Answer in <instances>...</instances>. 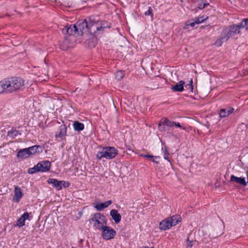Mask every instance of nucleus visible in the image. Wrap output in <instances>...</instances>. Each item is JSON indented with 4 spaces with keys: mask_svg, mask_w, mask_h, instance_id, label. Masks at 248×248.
<instances>
[{
    "mask_svg": "<svg viewBox=\"0 0 248 248\" xmlns=\"http://www.w3.org/2000/svg\"><path fill=\"white\" fill-rule=\"evenodd\" d=\"M7 85V93H16L23 90L25 88L26 81L20 78L10 77L5 79Z\"/></svg>",
    "mask_w": 248,
    "mask_h": 248,
    "instance_id": "1",
    "label": "nucleus"
},
{
    "mask_svg": "<svg viewBox=\"0 0 248 248\" xmlns=\"http://www.w3.org/2000/svg\"><path fill=\"white\" fill-rule=\"evenodd\" d=\"M93 22L92 20V16L77 22L76 26L78 30V34L79 35H82L84 33L93 34V32L95 31L94 29L93 28Z\"/></svg>",
    "mask_w": 248,
    "mask_h": 248,
    "instance_id": "2",
    "label": "nucleus"
},
{
    "mask_svg": "<svg viewBox=\"0 0 248 248\" xmlns=\"http://www.w3.org/2000/svg\"><path fill=\"white\" fill-rule=\"evenodd\" d=\"M89 221L95 229L100 231L107 224L105 217L100 213L92 215Z\"/></svg>",
    "mask_w": 248,
    "mask_h": 248,
    "instance_id": "3",
    "label": "nucleus"
},
{
    "mask_svg": "<svg viewBox=\"0 0 248 248\" xmlns=\"http://www.w3.org/2000/svg\"><path fill=\"white\" fill-rule=\"evenodd\" d=\"M92 20L94 21L93 28L95 30L93 34L98 32H103L106 28H110L111 27L110 23L106 21H96L93 16H92Z\"/></svg>",
    "mask_w": 248,
    "mask_h": 248,
    "instance_id": "4",
    "label": "nucleus"
},
{
    "mask_svg": "<svg viewBox=\"0 0 248 248\" xmlns=\"http://www.w3.org/2000/svg\"><path fill=\"white\" fill-rule=\"evenodd\" d=\"M100 231L103 238L106 240L113 239L116 235V232L110 227L107 226V224Z\"/></svg>",
    "mask_w": 248,
    "mask_h": 248,
    "instance_id": "5",
    "label": "nucleus"
},
{
    "mask_svg": "<svg viewBox=\"0 0 248 248\" xmlns=\"http://www.w3.org/2000/svg\"><path fill=\"white\" fill-rule=\"evenodd\" d=\"M223 31L229 38L239 33L240 31H239V28L236 26V25L230 26V27L224 29Z\"/></svg>",
    "mask_w": 248,
    "mask_h": 248,
    "instance_id": "6",
    "label": "nucleus"
},
{
    "mask_svg": "<svg viewBox=\"0 0 248 248\" xmlns=\"http://www.w3.org/2000/svg\"><path fill=\"white\" fill-rule=\"evenodd\" d=\"M105 158L108 159L114 158L118 154L117 150L113 147L104 148Z\"/></svg>",
    "mask_w": 248,
    "mask_h": 248,
    "instance_id": "7",
    "label": "nucleus"
},
{
    "mask_svg": "<svg viewBox=\"0 0 248 248\" xmlns=\"http://www.w3.org/2000/svg\"><path fill=\"white\" fill-rule=\"evenodd\" d=\"M174 123L175 122L170 121L167 118L162 119L158 124V129L161 131H166V129H165V126H162V125L170 128L174 126Z\"/></svg>",
    "mask_w": 248,
    "mask_h": 248,
    "instance_id": "8",
    "label": "nucleus"
},
{
    "mask_svg": "<svg viewBox=\"0 0 248 248\" xmlns=\"http://www.w3.org/2000/svg\"><path fill=\"white\" fill-rule=\"evenodd\" d=\"M77 31L76 24L66 25L62 30L63 34H67L70 35L78 34Z\"/></svg>",
    "mask_w": 248,
    "mask_h": 248,
    "instance_id": "9",
    "label": "nucleus"
},
{
    "mask_svg": "<svg viewBox=\"0 0 248 248\" xmlns=\"http://www.w3.org/2000/svg\"><path fill=\"white\" fill-rule=\"evenodd\" d=\"M51 163L48 161H43L40 162L37 164V168L40 172L48 171L50 168Z\"/></svg>",
    "mask_w": 248,
    "mask_h": 248,
    "instance_id": "10",
    "label": "nucleus"
},
{
    "mask_svg": "<svg viewBox=\"0 0 248 248\" xmlns=\"http://www.w3.org/2000/svg\"><path fill=\"white\" fill-rule=\"evenodd\" d=\"M14 192L15 195L13 197V201L16 202H18L23 196V192L18 186H15Z\"/></svg>",
    "mask_w": 248,
    "mask_h": 248,
    "instance_id": "11",
    "label": "nucleus"
},
{
    "mask_svg": "<svg viewBox=\"0 0 248 248\" xmlns=\"http://www.w3.org/2000/svg\"><path fill=\"white\" fill-rule=\"evenodd\" d=\"M47 182L48 184H52L53 186L58 190L62 189V183H65V182L64 181H58L57 179L53 178L48 179L47 180Z\"/></svg>",
    "mask_w": 248,
    "mask_h": 248,
    "instance_id": "12",
    "label": "nucleus"
},
{
    "mask_svg": "<svg viewBox=\"0 0 248 248\" xmlns=\"http://www.w3.org/2000/svg\"><path fill=\"white\" fill-rule=\"evenodd\" d=\"M230 181L232 183L239 184L243 186H246L247 185V182L245 177H238L233 175H231Z\"/></svg>",
    "mask_w": 248,
    "mask_h": 248,
    "instance_id": "13",
    "label": "nucleus"
},
{
    "mask_svg": "<svg viewBox=\"0 0 248 248\" xmlns=\"http://www.w3.org/2000/svg\"><path fill=\"white\" fill-rule=\"evenodd\" d=\"M172 226H173L172 225V222L170 221L169 217L162 220L159 223V228L161 230H168Z\"/></svg>",
    "mask_w": 248,
    "mask_h": 248,
    "instance_id": "14",
    "label": "nucleus"
},
{
    "mask_svg": "<svg viewBox=\"0 0 248 248\" xmlns=\"http://www.w3.org/2000/svg\"><path fill=\"white\" fill-rule=\"evenodd\" d=\"M67 128L65 124L61 125L59 127V133L56 134V138H60L62 140L65 139L66 135Z\"/></svg>",
    "mask_w": 248,
    "mask_h": 248,
    "instance_id": "15",
    "label": "nucleus"
},
{
    "mask_svg": "<svg viewBox=\"0 0 248 248\" xmlns=\"http://www.w3.org/2000/svg\"><path fill=\"white\" fill-rule=\"evenodd\" d=\"M110 215L114 220L115 223H119L121 220V216L115 209H112L110 211Z\"/></svg>",
    "mask_w": 248,
    "mask_h": 248,
    "instance_id": "16",
    "label": "nucleus"
},
{
    "mask_svg": "<svg viewBox=\"0 0 248 248\" xmlns=\"http://www.w3.org/2000/svg\"><path fill=\"white\" fill-rule=\"evenodd\" d=\"M29 217V214L28 213L26 212L24 213L17 220V223L15 226H18L21 227L25 225V221L26 219H28Z\"/></svg>",
    "mask_w": 248,
    "mask_h": 248,
    "instance_id": "17",
    "label": "nucleus"
},
{
    "mask_svg": "<svg viewBox=\"0 0 248 248\" xmlns=\"http://www.w3.org/2000/svg\"><path fill=\"white\" fill-rule=\"evenodd\" d=\"M185 84L184 81L181 80L175 85L172 86L171 89L174 92H182L184 90Z\"/></svg>",
    "mask_w": 248,
    "mask_h": 248,
    "instance_id": "18",
    "label": "nucleus"
},
{
    "mask_svg": "<svg viewBox=\"0 0 248 248\" xmlns=\"http://www.w3.org/2000/svg\"><path fill=\"white\" fill-rule=\"evenodd\" d=\"M112 202L111 200L108 201L103 203L99 202L96 204L95 208L97 211H102L110 205Z\"/></svg>",
    "mask_w": 248,
    "mask_h": 248,
    "instance_id": "19",
    "label": "nucleus"
},
{
    "mask_svg": "<svg viewBox=\"0 0 248 248\" xmlns=\"http://www.w3.org/2000/svg\"><path fill=\"white\" fill-rule=\"evenodd\" d=\"M31 155L28 148H25L19 150L17 155V156L21 158H27Z\"/></svg>",
    "mask_w": 248,
    "mask_h": 248,
    "instance_id": "20",
    "label": "nucleus"
},
{
    "mask_svg": "<svg viewBox=\"0 0 248 248\" xmlns=\"http://www.w3.org/2000/svg\"><path fill=\"white\" fill-rule=\"evenodd\" d=\"M233 111V108H230L229 109L223 108L220 110L219 115L221 117H225L232 113Z\"/></svg>",
    "mask_w": 248,
    "mask_h": 248,
    "instance_id": "21",
    "label": "nucleus"
},
{
    "mask_svg": "<svg viewBox=\"0 0 248 248\" xmlns=\"http://www.w3.org/2000/svg\"><path fill=\"white\" fill-rule=\"evenodd\" d=\"M73 127L75 130L80 131L84 129V125L78 121H75L73 123Z\"/></svg>",
    "mask_w": 248,
    "mask_h": 248,
    "instance_id": "22",
    "label": "nucleus"
},
{
    "mask_svg": "<svg viewBox=\"0 0 248 248\" xmlns=\"http://www.w3.org/2000/svg\"><path fill=\"white\" fill-rule=\"evenodd\" d=\"M169 218L170 221L172 222L173 226L176 225L181 219V217L178 215L173 216L172 217Z\"/></svg>",
    "mask_w": 248,
    "mask_h": 248,
    "instance_id": "23",
    "label": "nucleus"
},
{
    "mask_svg": "<svg viewBox=\"0 0 248 248\" xmlns=\"http://www.w3.org/2000/svg\"><path fill=\"white\" fill-rule=\"evenodd\" d=\"M40 148H41V147L40 146L35 145V146H32L31 147L28 148V151L31 155H32L35 154L36 153H39V151L38 150H39V149H40Z\"/></svg>",
    "mask_w": 248,
    "mask_h": 248,
    "instance_id": "24",
    "label": "nucleus"
},
{
    "mask_svg": "<svg viewBox=\"0 0 248 248\" xmlns=\"http://www.w3.org/2000/svg\"><path fill=\"white\" fill-rule=\"evenodd\" d=\"M236 26L239 28V31L241 29L245 28H246V30H248V19H244L239 24L236 25Z\"/></svg>",
    "mask_w": 248,
    "mask_h": 248,
    "instance_id": "25",
    "label": "nucleus"
},
{
    "mask_svg": "<svg viewBox=\"0 0 248 248\" xmlns=\"http://www.w3.org/2000/svg\"><path fill=\"white\" fill-rule=\"evenodd\" d=\"M7 85L5 79L0 81V94L4 93H7Z\"/></svg>",
    "mask_w": 248,
    "mask_h": 248,
    "instance_id": "26",
    "label": "nucleus"
},
{
    "mask_svg": "<svg viewBox=\"0 0 248 248\" xmlns=\"http://www.w3.org/2000/svg\"><path fill=\"white\" fill-rule=\"evenodd\" d=\"M20 134V133L19 131L14 128H12L11 131L8 132V136L12 138H14Z\"/></svg>",
    "mask_w": 248,
    "mask_h": 248,
    "instance_id": "27",
    "label": "nucleus"
},
{
    "mask_svg": "<svg viewBox=\"0 0 248 248\" xmlns=\"http://www.w3.org/2000/svg\"><path fill=\"white\" fill-rule=\"evenodd\" d=\"M184 86L185 87L186 90L189 92H192L193 90L192 79L191 78L189 81V83L186 85H184Z\"/></svg>",
    "mask_w": 248,
    "mask_h": 248,
    "instance_id": "28",
    "label": "nucleus"
},
{
    "mask_svg": "<svg viewBox=\"0 0 248 248\" xmlns=\"http://www.w3.org/2000/svg\"><path fill=\"white\" fill-rule=\"evenodd\" d=\"M219 38L220 40L222 41L223 43L226 42L229 39L228 36L227 35L226 33H224V31H223L221 33L220 36Z\"/></svg>",
    "mask_w": 248,
    "mask_h": 248,
    "instance_id": "29",
    "label": "nucleus"
},
{
    "mask_svg": "<svg viewBox=\"0 0 248 248\" xmlns=\"http://www.w3.org/2000/svg\"><path fill=\"white\" fill-rule=\"evenodd\" d=\"M196 24L194 23V21L193 20H189L186 22L184 28L185 29H187L188 26H190L191 27H194Z\"/></svg>",
    "mask_w": 248,
    "mask_h": 248,
    "instance_id": "30",
    "label": "nucleus"
},
{
    "mask_svg": "<svg viewBox=\"0 0 248 248\" xmlns=\"http://www.w3.org/2000/svg\"><path fill=\"white\" fill-rule=\"evenodd\" d=\"M124 72L122 71H117L115 73V77L118 80L121 79L124 77Z\"/></svg>",
    "mask_w": 248,
    "mask_h": 248,
    "instance_id": "31",
    "label": "nucleus"
},
{
    "mask_svg": "<svg viewBox=\"0 0 248 248\" xmlns=\"http://www.w3.org/2000/svg\"><path fill=\"white\" fill-rule=\"evenodd\" d=\"M105 158V151L104 150V149H103V151L101 152H98L96 154V158L97 159L100 160L102 158Z\"/></svg>",
    "mask_w": 248,
    "mask_h": 248,
    "instance_id": "32",
    "label": "nucleus"
},
{
    "mask_svg": "<svg viewBox=\"0 0 248 248\" xmlns=\"http://www.w3.org/2000/svg\"><path fill=\"white\" fill-rule=\"evenodd\" d=\"M38 170V169L37 168L36 165L34 167L29 169L28 172L30 174H33L36 172H38L39 170Z\"/></svg>",
    "mask_w": 248,
    "mask_h": 248,
    "instance_id": "33",
    "label": "nucleus"
},
{
    "mask_svg": "<svg viewBox=\"0 0 248 248\" xmlns=\"http://www.w3.org/2000/svg\"><path fill=\"white\" fill-rule=\"evenodd\" d=\"M174 126L179 127L183 130H186V127H185L183 125H181L179 122H175Z\"/></svg>",
    "mask_w": 248,
    "mask_h": 248,
    "instance_id": "34",
    "label": "nucleus"
},
{
    "mask_svg": "<svg viewBox=\"0 0 248 248\" xmlns=\"http://www.w3.org/2000/svg\"><path fill=\"white\" fill-rule=\"evenodd\" d=\"M141 156H143V157H144L148 158H149L150 160H151L152 158H159V156H153V155H142Z\"/></svg>",
    "mask_w": 248,
    "mask_h": 248,
    "instance_id": "35",
    "label": "nucleus"
},
{
    "mask_svg": "<svg viewBox=\"0 0 248 248\" xmlns=\"http://www.w3.org/2000/svg\"><path fill=\"white\" fill-rule=\"evenodd\" d=\"M223 43L222 42L221 40H220V39L218 38L217 41H216L215 43V45L217 46H220Z\"/></svg>",
    "mask_w": 248,
    "mask_h": 248,
    "instance_id": "36",
    "label": "nucleus"
},
{
    "mask_svg": "<svg viewBox=\"0 0 248 248\" xmlns=\"http://www.w3.org/2000/svg\"><path fill=\"white\" fill-rule=\"evenodd\" d=\"M200 18L197 17V18H195L193 20L194 21V23H195L196 24H199L200 23L203 22V21L205 20V19H202V20H200Z\"/></svg>",
    "mask_w": 248,
    "mask_h": 248,
    "instance_id": "37",
    "label": "nucleus"
},
{
    "mask_svg": "<svg viewBox=\"0 0 248 248\" xmlns=\"http://www.w3.org/2000/svg\"><path fill=\"white\" fill-rule=\"evenodd\" d=\"M209 5V3H201L199 5V8L200 9H202L204 8L207 5Z\"/></svg>",
    "mask_w": 248,
    "mask_h": 248,
    "instance_id": "38",
    "label": "nucleus"
},
{
    "mask_svg": "<svg viewBox=\"0 0 248 248\" xmlns=\"http://www.w3.org/2000/svg\"><path fill=\"white\" fill-rule=\"evenodd\" d=\"M152 9H151V8L150 7H149L148 8V10L146 12H145V15L146 16L151 15L152 14Z\"/></svg>",
    "mask_w": 248,
    "mask_h": 248,
    "instance_id": "39",
    "label": "nucleus"
},
{
    "mask_svg": "<svg viewBox=\"0 0 248 248\" xmlns=\"http://www.w3.org/2000/svg\"><path fill=\"white\" fill-rule=\"evenodd\" d=\"M163 153H164V155H169V152L168 150V148L166 146L164 147V148L163 149Z\"/></svg>",
    "mask_w": 248,
    "mask_h": 248,
    "instance_id": "40",
    "label": "nucleus"
},
{
    "mask_svg": "<svg viewBox=\"0 0 248 248\" xmlns=\"http://www.w3.org/2000/svg\"><path fill=\"white\" fill-rule=\"evenodd\" d=\"M187 248H190L192 247L193 244L192 241H189L188 239H187Z\"/></svg>",
    "mask_w": 248,
    "mask_h": 248,
    "instance_id": "41",
    "label": "nucleus"
},
{
    "mask_svg": "<svg viewBox=\"0 0 248 248\" xmlns=\"http://www.w3.org/2000/svg\"><path fill=\"white\" fill-rule=\"evenodd\" d=\"M169 155H164V158L167 160H168L169 162H170V160L169 158Z\"/></svg>",
    "mask_w": 248,
    "mask_h": 248,
    "instance_id": "42",
    "label": "nucleus"
},
{
    "mask_svg": "<svg viewBox=\"0 0 248 248\" xmlns=\"http://www.w3.org/2000/svg\"><path fill=\"white\" fill-rule=\"evenodd\" d=\"M64 187H68L69 186V183L68 182H67L66 183H62V184Z\"/></svg>",
    "mask_w": 248,
    "mask_h": 248,
    "instance_id": "43",
    "label": "nucleus"
},
{
    "mask_svg": "<svg viewBox=\"0 0 248 248\" xmlns=\"http://www.w3.org/2000/svg\"><path fill=\"white\" fill-rule=\"evenodd\" d=\"M155 159L156 158H153L151 160L153 162L155 163L158 164V161H156Z\"/></svg>",
    "mask_w": 248,
    "mask_h": 248,
    "instance_id": "44",
    "label": "nucleus"
},
{
    "mask_svg": "<svg viewBox=\"0 0 248 248\" xmlns=\"http://www.w3.org/2000/svg\"><path fill=\"white\" fill-rule=\"evenodd\" d=\"M134 108V106L131 105V108L132 109Z\"/></svg>",
    "mask_w": 248,
    "mask_h": 248,
    "instance_id": "45",
    "label": "nucleus"
}]
</instances>
